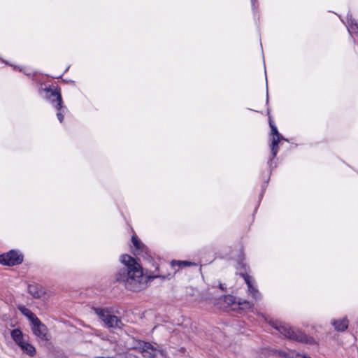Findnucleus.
<instances>
[{
    "mask_svg": "<svg viewBox=\"0 0 358 358\" xmlns=\"http://www.w3.org/2000/svg\"><path fill=\"white\" fill-rule=\"evenodd\" d=\"M17 308L22 315L29 319L31 324L37 319H38L29 309L27 308L25 306L19 305L17 306Z\"/></svg>",
    "mask_w": 358,
    "mask_h": 358,
    "instance_id": "obj_16",
    "label": "nucleus"
},
{
    "mask_svg": "<svg viewBox=\"0 0 358 358\" xmlns=\"http://www.w3.org/2000/svg\"><path fill=\"white\" fill-rule=\"evenodd\" d=\"M238 303L241 309H247L252 307L251 303L248 301H243L242 302L239 301Z\"/></svg>",
    "mask_w": 358,
    "mask_h": 358,
    "instance_id": "obj_18",
    "label": "nucleus"
},
{
    "mask_svg": "<svg viewBox=\"0 0 358 358\" xmlns=\"http://www.w3.org/2000/svg\"><path fill=\"white\" fill-rule=\"evenodd\" d=\"M60 358H66V357L64 355H62Z\"/></svg>",
    "mask_w": 358,
    "mask_h": 358,
    "instance_id": "obj_19",
    "label": "nucleus"
},
{
    "mask_svg": "<svg viewBox=\"0 0 358 358\" xmlns=\"http://www.w3.org/2000/svg\"><path fill=\"white\" fill-rule=\"evenodd\" d=\"M253 1H254V0H252V3H253Z\"/></svg>",
    "mask_w": 358,
    "mask_h": 358,
    "instance_id": "obj_22",
    "label": "nucleus"
},
{
    "mask_svg": "<svg viewBox=\"0 0 358 358\" xmlns=\"http://www.w3.org/2000/svg\"><path fill=\"white\" fill-rule=\"evenodd\" d=\"M19 347L22 351L23 354H25L29 357H34L36 353L35 347L29 343L27 339L24 341L22 344H20Z\"/></svg>",
    "mask_w": 358,
    "mask_h": 358,
    "instance_id": "obj_13",
    "label": "nucleus"
},
{
    "mask_svg": "<svg viewBox=\"0 0 358 358\" xmlns=\"http://www.w3.org/2000/svg\"><path fill=\"white\" fill-rule=\"evenodd\" d=\"M23 261V255L17 250H10L7 253L0 255V263L6 266L20 264Z\"/></svg>",
    "mask_w": 358,
    "mask_h": 358,
    "instance_id": "obj_7",
    "label": "nucleus"
},
{
    "mask_svg": "<svg viewBox=\"0 0 358 358\" xmlns=\"http://www.w3.org/2000/svg\"><path fill=\"white\" fill-rule=\"evenodd\" d=\"M46 96L52 103V106L58 110L57 113V117L59 121L62 122L64 120V114L67 110V108L66 106H63L62 98L59 91L57 89H47Z\"/></svg>",
    "mask_w": 358,
    "mask_h": 358,
    "instance_id": "obj_3",
    "label": "nucleus"
},
{
    "mask_svg": "<svg viewBox=\"0 0 358 358\" xmlns=\"http://www.w3.org/2000/svg\"><path fill=\"white\" fill-rule=\"evenodd\" d=\"M270 325L276 329L285 337L300 343H304L309 345H313L315 341L313 338L308 337L302 331L292 328L289 324L282 323L278 320H269Z\"/></svg>",
    "mask_w": 358,
    "mask_h": 358,
    "instance_id": "obj_2",
    "label": "nucleus"
},
{
    "mask_svg": "<svg viewBox=\"0 0 358 358\" xmlns=\"http://www.w3.org/2000/svg\"><path fill=\"white\" fill-rule=\"evenodd\" d=\"M124 265L115 275L117 282H122L127 289L138 292L144 289L148 282V277L143 273L142 267L132 257L123 255L120 257Z\"/></svg>",
    "mask_w": 358,
    "mask_h": 358,
    "instance_id": "obj_1",
    "label": "nucleus"
},
{
    "mask_svg": "<svg viewBox=\"0 0 358 358\" xmlns=\"http://www.w3.org/2000/svg\"><path fill=\"white\" fill-rule=\"evenodd\" d=\"M131 240L134 247V255L143 257L147 255V248L145 245L135 236H132Z\"/></svg>",
    "mask_w": 358,
    "mask_h": 358,
    "instance_id": "obj_9",
    "label": "nucleus"
},
{
    "mask_svg": "<svg viewBox=\"0 0 358 358\" xmlns=\"http://www.w3.org/2000/svg\"><path fill=\"white\" fill-rule=\"evenodd\" d=\"M134 343L129 347L130 349L138 350L144 357L146 358H156L158 354L162 353V351L157 348L153 346L148 342L141 340H134Z\"/></svg>",
    "mask_w": 358,
    "mask_h": 358,
    "instance_id": "obj_4",
    "label": "nucleus"
},
{
    "mask_svg": "<svg viewBox=\"0 0 358 358\" xmlns=\"http://www.w3.org/2000/svg\"><path fill=\"white\" fill-rule=\"evenodd\" d=\"M331 323L334 327L335 329L338 331H343L348 327V320L347 318H343L338 320H332Z\"/></svg>",
    "mask_w": 358,
    "mask_h": 358,
    "instance_id": "obj_15",
    "label": "nucleus"
},
{
    "mask_svg": "<svg viewBox=\"0 0 358 358\" xmlns=\"http://www.w3.org/2000/svg\"><path fill=\"white\" fill-rule=\"evenodd\" d=\"M31 324V329L36 336L45 341L50 340V336L47 334V327L40 321L39 319H37Z\"/></svg>",
    "mask_w": 358,
    "mask_h": 358,
    "instance_id": "obj_8",
    "label": "nucleus"
},
{
    "mask_svg": "<svg viewBox=\"0 0 358 358\" xmlns=\"http://www.w3.org/2000/svg\"><path fill=\"white\" fill-rule=\"evenodd\" d=\"M28 292L36 299L42 297L45 293L44 288L37 284L29 285L28 286Z\"/></svg>",
    "mask_w": 358,
    "mask_h": 358,
    "instance_id": "obj_12",
    "label": "nucleus"
},
{
    "mask_svg": "<svg viewBox=\"0 0 358 358\" xmlns=\"http://www.w3.org/2000/svg\"><path fill=\"white\" fill-rule=\"evenodd\" d=\"M276 353L282 358H311L292 350H279L276 351Z\"/></svg>",
    "mask_w": 358,
    "mask_h": 358,
    "instance_id": "obj_11",
    "label": "nucleus"
},
{
    "mask_svg": "<svg viewBox=\"0 0 358 358\" xmlns=\"http://www.w3.org/2000/svg\"><path fill=\"white\" fill-rule=\"evenodd\" d=\"M10 335L12 339L18 346L27 340L25 336L20 329H15L12 330Z\"/></svg>",
    "mask_w": 358,
    "mask_h": 358,
    "instance_id": "obj_14",
    "label": "nucleus"
},
{
    "mask_svg": "<svg viewBox=\"0 0 358 358\" xmlns=\"http://www.w3.org/2000/svg\"><path fill=\"white\" fill-rule=\"evenodd\" d=\"M271 129V135H272V141L271 144V157L268 161V165L271 168L275 167L276 164H275L273 166V159H274L279 150L278 144L281 140L287 141L286 138H285L278 131V129L275 125H274L271 121L269 122Z\"/></svg>",
    "mask_w": 358,
    "mask_h": 358,
    "instance_id": "obj_6",
    "label": "nucleus"
},
{
    "mask_svg": "<svg viewBox=\"0 0 358 358\" xmlns=\"http://www.w3.org/2000/svg\"><path fill=\"white\" fill-rule=\"evenodd\" d=\"M220 288H221L222 289H223V286H222V285H220Z\"/></svg>",
    "mask_w": 358,
    "mask_h": 358,
    "instance_id": "obj_20",
    "label": "nucleus"
},
{
    "mask_svg": "<svg viewBox=\"0 0 358 358\" xmlns=\"http://www.w3.org/2000/svg\"><path fill=\"white\" fill-rule=\"evenodd\" d=\"M93 310L108 328L121 327L122 324L121 320L117 316L110 314L107 310L100 308H94Z\"/></svg>",
    "mask_w": 358,
    "mask_h": 358,
    "instance_id": "obj_5",
    "label": "nucleus"
},
{
    "mask_svg": "<svg viewBox=\"0 0 358 358\" xmlns=\"http://www.w3.org/2000/svg\"><path fill=\"white\" fill-rule=\"evenodd\" d=\"M268 101V99L267 98V99H266V101Z\"/></svg>",
    "mask_w": 358,
    "mask_h": 358,
    "instance_id": "obj_21",
    "label": "nucleus"
},
{
    "mask_svg": "<svg viewBox=\"0 0 358 358\" xmlns=\"http://www.w3.org/2000/svg\"><path fill=\"white\" fill-rule=\"evenodd\" d=\"M172 265L173 266L177 265L180 267V266H190L192 265H195V264L192 263L191 262H188V261H173Z\"/></svg>",
    "mask_w": 358,
    "mask_h": 358,
    "instance_id": "obj_17",
    "label": "nucleus"
},
{
    "mask_svg": "<svg viewBox=\"0 0 358 358\" xmlns=\"http://www.w3.org/2000/svg\"><path fill=\"white\" fill-rule=\"evenodd\" d=\"M243 276L248 285L249 293L252 296V297L255 299H259L260 298V293L254 286V281L252 278L248 275H243Z\"/></svg>",
    "mask_w": 358,
    "mask_h": 358,
    "instance_id": "obj_10",
    "label": "nucleus"
}]
</instances>
